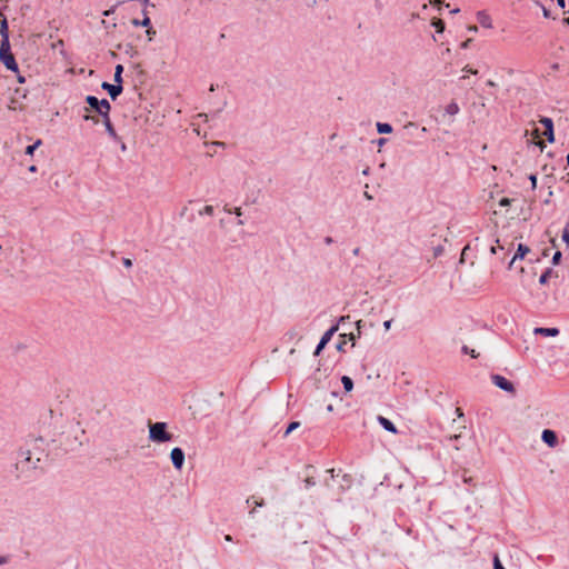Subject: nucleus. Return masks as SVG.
Instances as JSON below:
<instances>
[{"label": "nucleus", "mask_w": 569, "mask_h": 569, "mask_svg": "<svg viewBox=\"0 0 569 569\" xmlns=\"http://www.w3.org/2000/svg\"><path fill=\"white\" fill-rule=\"evenodd\" d=\"M532 133H533L535 137H539V130L538 129H535Z\"/></svg>", "instance_id": "8fccbe9b"}, {"label": "nucleus", "mask_w": 569, "mask_h": 569, "mask_svg": "<svg viewBox=\"0 0 569 569\" xmlns=\"http://www.w3.org/2000/svg\"><path fill=\"white\" fill-rule=\"evenodd\" d=\"M480 22L482 23V26H485V27H487V28H490V27H491L490 22H488V23H486V22H483V21H480Z\"/></svg>", "instance_id": "09e8293b"}, {"label": "nucleus", "mask_w": 569, "mask_h": 569, "mask_svg": "<svg viewBox=\"0 0 569 569\" xmlns=\"http://www.w3.org/2000/svg\"><path fill=\"white\" fill-rule=\"evenodd\" d=\"M233 212H234L237 216H241V209H240V208H236Z\"/></svg>", "instance_id": "79ce46f5"}, {"label": "nucleus", "mask_w": 569, "mask_h": 569, "mask_svg": "<svg viewBox=\"0 0 569 569\" xmlns=\"http://www.w3.org/2000/svg\"><path fill=\"white\" fill-rule=\"evenodd\" d=\"M341 382H342L343 388H345L346 391H351L352 390L353 382H352L351 378H349L348 376H343L341 378Z\"/></svg>", "instance_id": "dca6fc26"}, {"label": "nucleus", "mask_w": 569, "mask_h": 569, "mask_svg": "<svg viewBox=\"0 0 569 569\" xmlns=\"http://www.w3.org/2000/svg\"><path fill=\"white\" fill-rule=\"evenodd\" d=\"M491 379H492V382L498 388H500L507 392L515 393V387H513L512 382L509 381L508 379H506L505 377H502L500 375H493Z\"/></svg>", "instance_id": "20e7f679"}, {"label": "nucleus", "mask_w": 569, "mask_h": 569, "mask_svg": "<svg viewBox=\"0 0 569 569\" xmlns=\"http://www.w3.org/2000/svg\"><path fill=\"white\" fill-rule=\"evenodd\" d=\"M224 539H226L227 541H232V537H231L230 535H227V536L224 537Z\"/></svg>", "instance_id": "603ef678"}, {"label": "nucleus", "mask_w": 569, "mask_h": 569, "mask_svg": "<svg viewBox=\"0 0 569 569\" xmlns=\"http://www.w3.org/2000/svg\"><path fill=\"white\" fill-rule=\"evenodd\" d=\"M122 71H123V67L121 64H118L116 67V71H114V82H117L118 84H121L122 82Z\"/></svg>", "instance_id": "a211bd4d"}, {"label": "nucleus", "mask_w": 569, "mask_h": 569, "mask_svg": "<svg viewBox=\"0 0 569 569\" xmlns=\"http://www.w3.org/2000/svg\"><path fill=\"white\" fill-rule=\"evenodd\" d=\"M456 412L458 415V417H461L463 413H462V410L460 408H457L456 409Z\"/></svg>", "instance_id": "37998d69"}, {"label": "nucleus", "mask_w": 569, "mask_h": 569, "mask_svg": "<svg viewBox=\"0 0 569 569\" xmlns=\"http://www.w3.org/2000/svg\"><path fill=\"white\" fill-rule=\"evenodd\" d=\"M19 82H24V78L23 77H19Z\"/></svg>", "instance_id": "13d9d810"}, {"label": "nucleus", "mask_w": 569, "mask_h": 569, "mask_svg": "<svg viewBox=\"0 0 569 569\" xmlns=\"http://www.w3.org/2000/svg\"><path fill=\"white\" fill-rule=\"evenodd\" d=\"M491 252L496 253V248L495 247H491Z\"/></svg>", "instance_id": "bf43d9fd"}, {"label": "nucleus", "mask_w": 569, "mask_h": 569, "mask_svg": "<svg viewBox=\"0 0 569 569\" xmlns=\"http://www.w3.org/2000/svg\"><path fill=\"white\" fill-rule=\"evenodd\" d=\"M149 438L154 442H167L172 439V435L167 431V423L156 422L150 425Z\"/></svg>", "instance_id": "f03ea898"}, {"label": "nucleus", "mask_w": 569, "mask_h": 569, "mask_svg": "<svg viewBox=\"0 0 569 569\" xmlns=\"http://www.w3.org/2000/svg\"><path fill=\"white\" fill-rule=\"evenodd\" d=\"M493 565H495V569H505V568L502 567L501 562L499 561V558H498L497 556L495 557V562H493Z\"/></svg>", "instance_id": "7c9ffc66"}, {"label": "nucleus", "mask_w": 569, "mask_h": 569, "mask_svg": "<svg viewBox=\"0 0 569 569\" xmlns=\"http://www.w3.org/2000/svg\"><path fill=\"white\" fill-rule=\"evenodd\" d=\"M562 240L567 243L569 247V224L565 228L562 232Z\"/></svg>", "instance_id": "393cba45"}, {"label": "nucleus", "mask_w": 569, "mask_h": 569, "mask_svg": "<svg viewBox=\"0 0 569 569\" xmlns=\"http://www.w3.org/2000/svg\"><path fill=\"white\" fill-rule=\"evenodd\" d=\"M102 88L109 92L112 100H116L117 97L122 92V86L118 83L110 84L108 82H103Z\"/></svg>", "instance_id": "1a4fd4ad"}, {"label": "nucleus", "mask_w": 569, "mask_h": 569, "mask_svg": "<svg viewBox=\"0 0 569 569\" xmlns=\"http://www.w3.org/2000/svg\"><path fill=\"white\" fill-rule=\"evenodd\" d=\"M20 457L22 459L18 461V463H17L18 466H22V468L27 467L28 465L36 467V463L31 461L30 450H21Z\"/></svg>", "instance_id": "9b49d317"}, {"label": "nucleus", "mask_w": 569, "mask_h": 569, "mask_svg": "<svg viewBox=\"0 0 569 569\" xmlns=\"http://www.w3.org/2000/svg\"><path fill=\"white\" fill-rule=\"evenodd\" d=\"M365 197L369 200L372 199V197L368 192H365Z\"/></svg>", "instance_id": "864d4df0"}, {"label": "nucleus", "mask_w": 569, "mask_h": 569, "mask_svg": "<svg viewBox=\"0 0 569 569\" xmlns=\"http://www.w3.org/2000/svg\"><path fill=\"white\" fill-rule=\"evenodd\" d=\"M156 34V31L152 29V28H149L147 30V36L149 38V40H152V37Z\"/></svg>", "instance_id": "72a5a7b5"}, {"label": "nucleus", "mask_w": 569, "mask_h": 569, "mask_svg": "<svg viewBox=\"0 0 569 569\" xmlns=\"http://www.w3.org/2000/svg\"><path fill=\"white\" fill-rule=\"evenodd\" d=\"M132 24L134 26H142V27H149L150 26V18L146 14L142 21H139L138 19L132 20Z\"/></svg>", "instance_id": "aec40b11"}, {"label": "nucleus", "mask_w": 569, "mask_h": 569, "mask_svg": "<svg viewBox=\"0 0 569 569\" xmlns=\"http://www.w3.org/2000/svg\"><path fill=\"white\" fill-rule=\"evenodd\" d=\"M0 32L3 36V40L0 47V61L6 66L7 69L11 71H17L18 64L16 62L13 54L10 52V44L8 38V22L6 19H3L1 22Z\"/></svg>", "instance_id": "f257e3e1"}, {"label": "nucleus", "mask_w": 569, "mask_h": 569, "mask_svg": "<svg viewBox=\"0 0 569 569\" xmlns=\"http://www.w3.org/2000/svg\"><path fill=\"white\" fill-rule=\"evenodd\" d=\"M446 111H447L448 114L455 116V114H457L459 112V106L456 102H450L447 106Z\"/></svg>", "instance_id": "f3484780"}, {"label": "nucleus", "mask_w": 569, "mask_h": 569, "mask_svg": "<svg viewBox=\"0 0 569 569\" xmlns=\"http://www.w3.org/2000/svg\"><path fill=\"white\" fill-rule=\"evenodd\" d=\"M535 333L541 335L545 337H556L559 335V329H557V328H536Z\"/></svg>", "instance_id": "f8f14e48"}, {"label": "nucleus", "mask_w": 569, "mask_h": 569, "mask_svg": "<svg viewBox=\"0 0 569 569\" xmlns=\"http://www.w3.org/2000/svg\"><path fill=\"white\" fill-rule=\"evenodd\" d=\"M470 355H471V357H472V358H476V357H477V356L475 355V350H471V351H470Z\"/></svg>", "instance_id": "5fc2aeb1"}, {"label": "nucleus", "mask_w": 569, "mask_h": 569, "mask_svg": "<svg viewBox=\"0 0 569 569\" xmlns=\"http://www.w3.org/2000/svg\"><path fill=\"white\" fill-rule=\"evenodd\" d=\"M360 325H361V320L357 321V333H349V339L352 341V346H355V340L357 337H360Z\"/></svg>", "instance_id": "4be33fe9"}, {"label": "nucleus", "mask_w": 569, "mask_h": 569, "mask_svg": "<svg viewBox=\"0 0 569 569\" xmlns=\"http://www.w3.org/2000/svg\"><path fill=\"white\" fill-rule=\"evenodd\" d=\"M103 123H104L108 134L116 141L120 140L119 136L117 134V132L111 123L109 114L103 116Z\"/></svg>", "instance_id": "9d476101"}, {"label": "nucleus", "mask_w": 569, "mask_h": 569, "mask_svg": "<svg viewBox=\"0 0 569 569\" xmlns=\"http://www.w3.org/2000/svg\"><path fill=\"white\" fill-rule=\"evenodd\" d=\"M560 259H561V252H560V251H557V252L553 254V257H552V262H553L555 264H557V263H559Z\"/></svg>", "instance_id": "bb28decb"}, {"label": "nucleus", "mask_w": 569, "mask_h": 569, "mask_svg": "<svg viewBox=\"0 0 569 569\" xmlns=\"http://www.w3.org/2000/svg\"><path fill=\"white\" fill-rule=\"evenodd\" d=\"M462 351H463L465 353H469V352H470V349H468V347H467V346H465V347L462 348Z\"/></svg>", "instance_id": "de8ad7c7"}, {"label": "nucleus", "mask_w": 569, "mask_h": 569, "mask_svg": "<svg viewBox=\"0 0 569 569\" xmlns=\"http://www.w3.org/2000/svg\"><path fill=\"white\" fill-rule=\"evenodd\" d=\"M338 330V326L331 327L325 335L321 337L320 342L318 343L315 355L318 356L320 351L326 347V345L331 340L333 333Z\"/></svg>", "instance_id": "423d86ee"}, {"label": "nucleus", "mask_w": 569, "mask_h": 569, "mask_svg": "<svg viewBox=\"0 0 569 569\" xmlns=\"http://www.w3.org/2000/svg\"><path fill=\"white\" fill-rule=\"evenodd\" d=\"M542 440L551 448H555L558 445V438L555 431L550 429H546L541 435Z\"/></svg>", "instance_id": "6e6552de"}, {"label": "nucleus", "mask_w": 569, "mask_h": 569, "mask_svg": "<svg viewBox=\"0 0 569 569\" xmlns=\"http://www.w3.org/2000/svg\"><path fill=\"white\" fill-rule=\"evenodd\" d=\"M87 103L92 108L94 109L100 116H107L109 114L110 112V103L108 100L106 99H102V100H98L96 97L93 96H88L87 99H86Z\"/></svg>", "instance_id": "7ed1b4c3"}, {"label": "nucleus", "mask_w": 569, "mask_h": 569, "mask_svg": "<svg viewBox=\"0 0 569 569\" xmlns=\"http://www.w3.org/2000/svg\"><path fill=\"white\" fill-rule=\"evenodd\" d=\"M567 163L569 166V153L567 154Z\"/></svg>", "instance_id": "e2e57ef3"}, {"label": "nucleus", "mask_w": 569, "mask_h": 569, "mask_svg": "<svg viewBox=\"0 0 569 569\" xmlns=\"http://www.w3.org/2000/svg\"><path fill=\"white\" fill-rule=\"evenodd\" d=\"M305 483H306V487L309 488V487H312L316 485V481L313 478L311 477H308L306 480H305Z\"/></svg>", "instance_id": "cd10ccee"}, {"label": "nucleus", "mask_w": 569, "mask_h": 569, "mask_svg": "<svg viewBox=\"0 0 569 569\" xmlns=\"http://www.w3.org/2000/svg\"><path fill=\"white\" fill-rule=\"evenodd\" d=\"M122 263L126 268H130L132 266V261L129 258H123Z\"/></svg>", "instance_id": "2f4dec72"}, {"label": "nucleus", "mask_w": 569, "mask_h": 569, "mask_svg": "<svg viewBox=\"0 0 569 569\" xmlns=\"http://www.w3.org/2000/svg\"><path fill=\"white\" fill-rule=\"evenodd\" d=\"M377 130L379 133H390L392 131V127L389 123H377Z\"/></svg>", "instance_id": "2eb2a0df"}, {"label": "nucleus", "mask_w": 569, "mask_h": 569, "mask_svg": "<svg viewBox=\"0 0 569 569\" xmlns=\"http://www.w3.org/2000/svg\"><path fill=\"white\" fill-rule=\"evenodd\" d=\"M172 465L177 470H181L184 462V453L180 448H173L170 453Z\"/></svg>", "instance_id": "39448f33"}, {"label": "nucleus", "mask_w": 569, "mask_h": 569, "mask_svg": "<svg viewBox=\"0 0 569 569\" xmlns=\"http://www.w3.org/2000/svg\"><path fill=\"white\" fill-rule=\"evenodd\" d=\"M552 271L550 269H548L547 271H545L541 276H540V279H539V282L541 284H546L551 276Z\"/></svg>", "instance_id": "5701e85b"}, {"label": "nucleus", "mask_w": 569, "mask_h": 569, "mask_svg": "<svg viewBox=\"0 0 569 569\" xmlns=\"http://www.w3.org/2000/svg\"><path fill=\"white\" fill-rule=\"evenodd\" d=\"M345 345H346V341H345V340H343V341H341V342L337 346L338 350L343 351V346H345Z\"/></svg>", "instance_id": "4c0bfd02"}, {"label": "nucleus", "mask_w": 569, "mask_h": 569, "mask_svg": "<svg viewBox=\"0 0 569 569\" xmlns=\"http://www.w3.org/2000/svg\"><path fill=\"white\" fill-rule=\"evenodd\" d=\"M84 119L86 120H91V121H93L96 123L98 122V119L96 117H93V116H86Z\"/></svg>", "instance_id": "e433bc0d"}, {"label": "nucleus", "mask_w": 569, "mask_h": 569, "mask_svg": "<svg viewBox=\"0 0 569 569\" xmlns=\"http://www.w3.org/2000/svg\"><path fill=\"white\" fill-rule=\"evenodd\" d=\"M529 252V248L522 243H520L518 246V249H517V252L515 253L512 260H511V263L516 260V259H522L527 253Z\"/></svg>", "instance_id": "4468645a"}, {"label": "nucleus", "mask_w": 569, "mask_h": 569, "mask_svg": "<svg viewBox=\"0 0 569 569\" xmlns=\"http://www.w3.org/2000/svg\"><path fill=\"white\" fill-rule=\"evenodd\" d=\"M488 86H491V87H492V86H495V82H493V81H491V80H489V81H488Z\"/></svg>", "instance_id": "6e6d98bb"}, {"label": "nucleus", "mask_w": 569, "mask_h": 569, "mask_svg": "<svg viewBox=\"0 0 569 569\" xmlns=\"http://www.w3.org/2000/svg\"><path fill=\"white\" fill-rule=\"evenodd\" d=\"M539 122L543 126L545 132L543 136L547 137L549 142H553V122L550 118L543 117L539 120Z\"/></svg>", "instance_id": "0eeeda50"}, {"label": "nucleus", "mask_w": 569, "mask_h": 569, "mask_svg": "<svg viewBox=\"0 0 569 569\" xmlns=\"http://www.w3.org/2000/svg\"><path fill=\"white\" fill-rule=\"evenodd\" d=\"M559 7L565 8V0H557Z\"/></svg>", "instance_id": "ea45409f"}, {"label": "nucleus", "mask_w": 569, "mask_h": 569, "mask_svg": "<svg viewBox=\"0 0 569 569\" xmlns=\"http://www.w3.org/2000/svg\"><path fill=\"white\" fill-rule=\"evenodd\" d=\"M298 427H299V422H297V421L291 422V423L288 426L287 430H286V435H289L290 432H292V431H293L295 429H297Z\"/></svg>", "instance_id": "a878e982"}, {"label": "nucleus", "mask_w": 569, "mask_h": 569, "mask_svg": "<svg viewBox=\"0 0 569 569\" xmlns=\"http://www.w3.org/2000/svg\"><path fill=\"white\" fill-rule=\"evenodd\" d=\"M378 421L379 423L388 431L392 432V433H397L398 430L396 428V426L387 418L382 417V416H379L378 417Z\"/></svg>", "instance_id": "ddd939ff"}, {"label": "nucleus", "mask_w": 569, "mask_h": 569, "mask_svg": "<svg viewBox=\"0 0 569 569\" xmlns=\"http://www.w3.org/2000/svg\"><path fill=\"white\" fill-rule=\"evenodd\" d=\"M29 171L30 172H36L37 171V167L36 166H30L29 167Z\"/></svg>", "instance_id": "a19ab883"}, {"label": "nucleus", "mask_w": 569, "mask_h": 569, "mask_svg": "<svg viewBox=\"0 0 569 569\" xmlns=\"http://www.w3.org/2000/svg\"><path fill=\"white\" fill-rule=\"evenodd\" d=\"M469 30L476 32V31H478V28H477V26H472L469 28Z\"/></svg>", "instance_id": "a18cd8bd"}, {"label": "nucleus", "mask_w": 569, "mask_h": 569, "mask_svg": "<svg viewBox=\"0 0 569 569\" xmlns=\"http://www.w3.org/2000/svg\"><path fill=\"white\" fill-rule=\"evenodd\" d=\"M203 213L211 216L213 213V207L212 206H206L203 208Z\"/></svg>", "instance_id": "c756f323"}, {"label": "nucleus", "mask_w": 569, "mask_h": 569, "mask_svg": "<svg viewBox=\"0 0 569 569\" xmlns=\"http://www.w3.org/2000/svg\"><path fill=\"white\" fill-rule=\"evenodd\" d=\"M530 179H531L532 186L535 187L536 186V177L531 176Z\"/></svg>", "instance_id": "49530a36"}, {"label": "nucleus", "mask_w": 569, "mask_h": 569, "mask_svg": "<svg viewBox=\"0 0 569 569\" xmlns=\"http://www.w3.org/2000/svg\"><path fill=\"white\" fill-rule=\"evenodd\" d=\"M41 144V140H37L33 144L26 148V154L32 156L34 150Z\"/></svg>", "instance_id": "412c9836"}, {"label": "nucleus", "mask_w": 569, "mask_h": 569, "mask_svg": "<svg viewBox=\"0 0 569 569\" xmlns=\"http://www.w3.org/2000/svg\"><path fill=\"white\" fill-rule=\"evenodd\" d=\"M8 108L11 109V110H16L17 107L14 104V101H11V103L8 106Z\"/></svg>", "instance_id": "58836bf2"}, {"label": "nucleus", "mask_w": 569, "mask_h": 569, "mask_svg": "<svg viewBox=\"0 0 569 569\" xmlns=\"http://www.w3.org/2000/svg\"><path fill=\"white\" fill-rule=\"evenodd\" d=\"M325 241H326V243H328V244H329V243H331V242H332V239H331L330 237H327Z\"/></svg>", "instance_id": "3c124183"}, {"label": "nucleus", "mask_w": 569, "mask_h": 569, "mask_svg": "<svg viewBox=\"0 0 569 569\" xmlns=\"http://www.w3.org/2000/svg\"><path fill=\"white\" fill-rule=\"evenodd\" d=\"M391 323H392V320H387V321H385V322H383V328H385L386 330H389V329L391 328Z\"/></svg>", "instance_id": "f704fd0d"}, {"label": "nucleus", "mask_w": 569, "mask_h": 569, "mask_svg": "<svg viewBox=\"0 0 569 569\" xmlns=\"http://www.w3.org/2000/svg\"><path fill=\"white\" fill-rule=\"evenodd\" d=\"M463 71H465V72H467V74H470V73H472V74H477V73H478V71H477L476 69H472V68H470L469 66H466V67L463 68Z\"/></svg>", "instance_id": "c85d7f7f"}, {"label": "nucleus", "mask_w": 569, "mask_h": 569, "mask_svg": "<svg viewBox=\"0 0 569 569\" xmlns=\"http://www.w3.org/2000/svg\"><path fill=\"white\" fill-rule=\"evenodd\" d=\"M347 318H348V317H343V316H342V317L340 318V320H339V321H340V322H342V321H345Z\"/></svg>", "instance_id": "4d7b16f0"}, {"label": "nucleus", "mask_w": 569, "mask_h": 569, "mask_svg": "<svg viewBox=\"0 0 569 569\" xmlns=\"http://www.w3.org/2000/svg\"><path fill=\"white\" fill-rule=\"evenodd\" d=\"M328 471H329V472L331 473V476L333 477V471H335V470H333V469H330V470H328Z\"/></svg>", "instance_id": "052dcab7"}, {"label": "nucleus", "mask_w": 569, "mask_h": 569, "mask_svg": "<svg viewBox=\"0 0 569 569\" xmlns=\"http://www.w3.org/2000/svg\"><path fill=\"white\" fill-rule=\"evenodd\" d=\"M565 21H566V23H568V24H569V18H567Z\"/></svg>", "instance_id": "0e129e2a"}, {"label": "nucleus", "mask_w": 569, "mask_h": 569, "mask_svg": "<svg viewBox=\"0 0 569 569\" xmlns=\"http://www.w3.org/2000/svg\"><path fill=\"white\" fill-rule=\"evenodd\" d=\"M144 6L149 3V0H143Z\"/></svg>", "instance_id": "680f3d73"}, {"label": "nucleus", "mask_w": 569, "mask_h": 569, "mask_svg": "<svg viewBox=\"0 0 569 569\" xmlns=\"http://www.w3.org/2000/svg\"><path fill=\"white\" fill-rule=\"evenodd\" d=\"M543 16H545L546 18H548V17L550 16V14H549V11H548L546 8H543Z\"/></svg>", "instance_id": "c03bdc74"}, {"label": "nucleus", "mask_w": 569, "mask_h": 569, "mask_svg": "<svg viewBox=\"0 0 569 569\" xmlns=\"http://www.w3.org/2000/svg\"><path fill=\"white\" fill-rule=\"evenodd\" d=\"M251 502L254 505V507L263 506V499H256V497L253 496L247 499L248 505H250Z\"/></svg>", "instance_id": "b1692460"}, {"label": "nucleus", "mask_w": 569, "mask_h": 569, "mask_svg": "<svg viewBox=\"0 0 569 569\" xmlns=\"http://www.w3.org/2000/svg\"><path fill=\"white\" fill-rule=\"evenodd\" d=\"M432 26L436 28V31L441 33L445 30V22L441 19H435L432 21Z\"/></svg>", "instance_id": "6ab92c4d"}, {"label": "nucleus", "mask_w": 569, "mask_h": 569, "mask_svg": "<svg viewBox=\"0 0 569 569\" xmlns=\"http://www.w3.org/2000/svg\"><path fill=\"white\" fill-rule=\"evenodd\" d=\"M442 0H436L437 3H440Z\"/></svg>", "instance_id": "69168bd1"}, {"label": "nucleus", "mask_w": 569, "mask_h": 569, "mask_svg": "<svg viewBox=\"0 0 569 569\" xmlns=\"http://www.w3.org/2000/svg\"><path fill=\"white\" fill-rule=\"evenodd\" d=\"M470 42H471V39H467L466 41H463V42L461 43V48H462V49L468 48Z\"/></svg>", "instance_id": "c9c22d12"}, {"label": "nucleus", "mask_w": 569, "mask_h": 569, "mask_svg": "<svg viewBox=\"0 0 569 569\" xmlns=\"http://www.w3.org/2000/svg\"><path fill=\"white\" fill-rule=\"evenodd\" d=\"M499 204L505 207V206H509L510 204V199L508 198H502L500 201H499Z\"/></svg>", "instance_id": "473e14b6"}]
</instances>
